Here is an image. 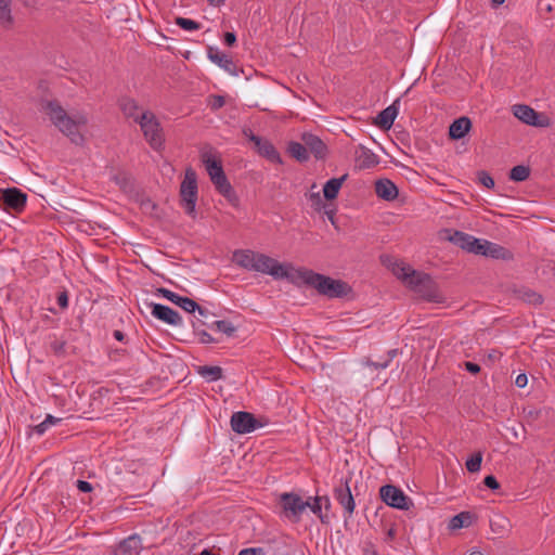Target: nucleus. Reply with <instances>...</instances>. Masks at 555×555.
Returning a JSON list of instances; mask_svg holds the SVG:
<instances>
[{
  "mask_svg": "<svg viewBox=\"0 0 555 555\" xmlns=\"http://www.w3.org/2000/svg\"><path fill=\"white\" fill-rule=\"evenodd\" d=\"M382 261L391 270L393 275L420 298L436 304L446 301L444 295L429 274L414 270L405 262L389 256L382 257Z\"/></svg>",
  "mask_w": 555,
  "mask_h": 555,
  "instance_id": "obj_1",
  "label": "nucleus"
},
{
  "mask_svg": "<svg viewBox=\"0 0 555 555\" xmlns=\"http://www.w3.org/2000/svg\"><path fill=\"white\" fill-rule=\"evenodd\" d=\"M233 261L241 268L271 275L275 280H287L296 267L292 263H281L270 256L250 249H238L233 253Z\"/></svg>",
  "mask_w": 555,
  "mask_h": 555,
  "instance_id": "obj_2",
  "label": "nucleus"
},
{
  "mask_svg": "<svg viewBox=\"0 0 555 555\" xmlns=\"http://www.w3.org/2000/svg\"><path fill=\"white\" fill-rule=\"evenodd\" d=\"M40 111L46 114L51 122L70 141L77 145L83 143L81 128L88 122V117L82 112H73L68 114L57 101H42Z\"/></svg>",
  "mask_w": 555,
  "mask_h": 555,
  "instance_id": "obj_3",
  "label": "nucleus"
},
{
  "mask_svg": "<svg viewBox=\"0 0 555 555\" xmlns=\"http://www.w3.org/2000/svg\"><path fill=\"white\" fill-rule=\"evenodd\" d=\"M291 283L296 285H309L315 288L321 295L330 298H339L347 295L348 285L339 280H334L306 268H295L291 276Z\"/></svg>",
  "mask_w": 555,
  "mask_h": 555,
  "instance_id": "obj_4",
  "label": "nucleus"
},
{
  "mask_svg": "<svg viewBox=\"0 0 555 555\" xmlns=\"http://www.w3.org/2000/svg\"><path fill=\"white\" fill-rule=\"evenodd\" d=\"M180 203L185 214L194 217L198 195L197 173L192 167L184 171V178L180 184Z\"/></svg>",
  "mask_w": 555,
  "mask_h": 555,
  "instance_id": "obj_5",
  "label": "nucleus"
},
{
  "mask_svg": "<svg viewBox=\"0 0 555 555\" xmlns=\"http://www.w3.org/2000/svg\"><path fill=\"white\" fill-rule=\"evenodd\" d=\"M137 124H139L144 139L150 146L155 151H160L164 147L165 134L155 114L151 111L141 113Z\"/></svg>",
  "mask_w": 555,
  "mask_h": 555,
  "instance_id": "obj_6",
  "label": "nucleus"
},
{
  "mask_svg": "<svg viewBox=\"0 0 555 555\" xmlns=\"http://www.w3.org/2000/svg\"><path fill=\"white\" fill-rule=\"evenodd\" d=\"M309 501H304L300 495L294 492H284L280 494L279 506L281 508V516L293 521L298 522L307 509Z\"/></svg>",
  "mask_w": 555,
  "mask_h": 555,
  "instance_id": "obj_7",
  "label": "nucleus"
},
{
  "mask_svg": "<svg viewBox=\"0 0 555 555\" xmlns=\"http://www.w3.org/2000/svg\"><path fill=\"white\" fill-rule=\"evenodd\" d=\"M382 500L389 506L406 511L410 507L411 500L404 492L392 485H385L379 489Z\"/></svg>",
  "mask_w": 555,
  "mask_h": 555,
  "instance_id": "obj_8",
  "label": "nucleus"
},
{
  "mask_svg": "<svg viewBox=\"0 0 555 555\" xmlns=\"http://www.w3.org/2000/svg\"><path fill=\"white\" fill-rule=\"evenodd\" d=\"M513 114L522 122L534 127H547L548 118L539 114L532 107L525 104H516L513 106Z\"/></svg>",
  "mask_w": 555,
  "mask_h": 555,
  "instance_id": "obj_9",
  "label": "nucleus"
},
{
  "mask_svg": "<svg viewBox=\"0 0 555 555\" xmlns=\"http://www.w3.org/2000/svg\"><path fill=\"white\" fill-rule=\"evenodd\" d=\"M261 424L248 412L238 411L231 416V427L236 434H249Z\"/></svg>",
  "mask_w": 555,
  "mask_h": 555,
  "instance_id": "obj_10",
  "label": "nucleus"
},
{
  "mask_svg": "<svg viewBox=\"0 0 555 555\" xmlns=\"http://www.w3.org/2000/svg\"><path fill=\"white\" fill-rule=\"evenodd\" d=\"M158 294L162 295L167 300L173 302L175 305L179 306L181 309H183L186 312H195L198 311L201 315H206V310L202 308L196 301L189 297H182L178 295L177 293L169 291L167 288H158Z\"/></svg>",
  "mask_w": 555,
  "mask_h": 555,
  "instance_id": "obj_11",
  "label": "nucleus"
},
{
  "mask_svg": "<svg viewBox=\"0 0 555 555\" xmlns=\"http://www.w3.org/2000/svg\"><path fill=\"white\" fill-rule=\"evenodd\" d=\"M244 134L248 138L249 141H251L255 144L260 155H262L272 163L282 162L279 152L270 141L254 134L251 131L245 130Z\"/></svg>",
  "mask_w": 555,
  "mask_h": 555,
  "instance_id": "obj_12",
  "label": "nucleus"
},
{
  "mask_svg": "<svg viewBox=\"0 0 555 555\" xmlns=\"http://www.w3.org/2000/svg\"><path fill=\"white\" fill-rule=\"evenodd\" d=\"M201 160L204 164L210 180H214L224 173L221 159L218 157L217 152L214 149L204 147L201 151Z\"/></svg>",
  "mask_w": 555,
  "mask_h": 555,
  "instance_id": "obj_13",
  "label": "nucleus"
},
{
  "mask_svg": "<svg viewBox=\"0 0 555 555\" xmlns=\"http://www.w3.org/2000/svg\"><path fill=\"white\" fill-rule=\"evenodd\" d=\"M207 57L217 66L222 68L224 72L229 73L230 75L237 76V67L235 63L233 62L232 57L228 55L227 53L222 52L217 47H208L207 49Z\"/></svg>",
  "mask_w": 555,
  "mask_h": 555,
  "instance_id": "obj_14",
  "label": "nucleus"
},
{
  "mask_svg": "<svg viewBox=\"0 0 555 555\" xmlns=\"http://www.w3.org/2000/svg\"><path fill=\"white\" fill-rule=\"evenodd\" d=\"M152 315L169 325L181 326L183 320L181 315L173 309L162 304H151Z\"/></svg>",
  "mask_w": 555,
  "mask_h": 555,
  "instance_id": "obj_15",
  "label": "nucleus"
},
{
  "mask_svg": "<svg viewBox=\"0 0 555 555\" xmlns=\"http://www.w3.org/2000/svg\"><path fill=\"white\" fill-rule=\"evenodd\" d=\"M27 195L21 190L12 188L1 191L0 201L3 205L16 211L22 210L26 205Z\"/></svg>",
  "mask_w": 555,
  "mask_h": 555,
  "instance_id": "obj_16",
  "label": "nucleus"
},
{
  "mask_svg": "<svg viewBox=\"0 0 555 555\" xmlns=\"http://www.w3.org/2000/svg\"><path fill=\"white\" fill-rule=\"evenodd\" d=\"M334 496L344 508L345 516L350 518L354 512L356 503L347 481L335 488Z\"/></svg>",
  "mask_w": 555,
  "mask_h": 555,
  "instance_id": "obj_17",
  "label": "nucleus"
},
{
  "mask_svg": "<svg viewBox=\"0 0 555 555\" xmlns=\"http://www.w3.org/2000/svg\"><path fill=\"white\" fill-rule=\"evenodd\" d=\"M141 550V538L138 534H131L115 547L113 555H140Z\"/></svg>",
  "mask_w": 555,
  "mask_h": 555,
  "instance_id": "obj_18",
  "label": "nucleus"
},
{
  "mask_svg": "<svg viewBox=\"0 0 555 555\" xmlns=\"http://www.w3.org/2000/svg\"><path fill=\"white\" fill-rule=\"evenodd\" d=\"M472 129V121L468 117L462 116L455 119L449 127V135L452 140L463 139Z\"/></svg>",
  "mask_w": 555,
  "mask_h": 555,
  "instance_id": "obj_19",
  "label": "nucleus"
},
{
  "mask_svg": "<svg viewBox=\"0 0 555 555\" xmlns=\"http://www.w3.org/2000/svg\"><path fill=\"white\" fill-rule=\"evenodd\" d=\"M375 192L379 198L393 201L398 196L396 184L388 179H380L375 183Z\"/></svg>",
  "mask_w": 555,
  "mask_h": 555,
  "instance_id": "obj_20",
  "label": "nucleus"
},
{
  "mask_svg": "<svg viewBox=\"0 0 555 555\" xmlns=\"http://www.w3.org/2000/svg\"><path fill=\"white\" fill-rule=\"evenodd\" d=\"M398 100L383 109L375 119V125L378 126L380 129H390L393 125V121L398 115V107L396 106V103Z\"/></svg>",
  "mask_w": 555,
  "mask_h": 555,
  "instance_id": "obj_21",
  "label": "nucleus"
},
{
  "mask_svg": "<svg viewBox=\"0 0 555 555\" xmlns=\"http://www.w3.org/2000/svg\"><path fill=\"white\" fill-rule=\"evenodd\" d=\"M357 163L361 168H372L379 163V157L370 149L360 145L356 152Z\"/></svg>",
  "mask_w": 555,
  "mask_h": 555,
  "instance_id": "obj_22",
  "label": "nucleus"
},
{
  "mask_svg": "<svg viewBox=\"0 0 555 555\" xmlns=\"http://www.w3.org/2000/svg\"><path fill=\"white\" fill-rule=\"evenodd\" d=\"M301 140L307 150L313 153L317 158H322L325 155L326 147L319 137L312 133H304Z\"/></svg>",
  "mask_w": 555,
  "mask_h": 555,
  "instance_id": "obj_23",
  "label": "nucleus"
},
{
  "mask_svg": "<svg viewBox=\"0 0 555 555\" xmlns=\"http://www.w3.org/2000/svg\"><path fill=\"white\" fill-rule=\"evenodd\" d=\"M119 107L126 117L132 118L135 122H138L140 114L146 112L139 107L133 99L127 96L119 100Z\"/></svg>",
  "mask_w": 555,
  "mask_h": 555,
  "instance_id": "obj_24",
  "label": "nucleus"
},
{
  "mask_svg": "<svg viewBox=\"0 0 555 555\" xmlns=\"http://www.w3.org/2000/svg\"><path fill=\"white\" fill-rule=\"evenodd\" d=\"M483 256L502 260H509L513 258V254L508 249L489 241H487Z\"/></svg>",
  "mask_w": 555,
  "mask_h": 555,
  "instance_id": "obj_25",
  "label": "nucleus"
},
{
  "mask_svg": "<svg viewBox=\"0 0 555 555\" xmlns=\"http://www.w3.org/2000/svg\"><path fill=\"white\" fill-rule=\"evenodd\" d=\"M347 177L348 175H344L339 178L330 179L323 186L324 197L328 201L336 198Z\"/></svg>",
  "mask_w": 555,
  "mask_h": 555,
  "instance_id": "obj_26",
  "label": "nucleus"
},
{
  "mask_svg": "<svg viewBox=\"0 0 555 555\" xmlns=\"http://www.w3.org/2000/svg\"><path fill=\"white\" fill-rule=\"evenodd\" d=\"M211 182L215 185L216 190L227 199L232 201L235 197L234 191L225 173H222L218 178H215L214 180H211Z\"/></svg>",
  "mask_w": 555,
  "mask_h": 555,
  "instance_id": "obj_27",
  "label": "nucleus"
},
{
  "mask_svg": "<svg viewBox=\"0 0 555 555\" xmlns=\"http://www.w3.org/2000/svg\"><path fill=\"white\" fill-rule=\"evenodd\" d=\"M474 237V235H470L468 233L462 231H454L453 234L450 235L449 240L454 245L469 253Z\"/></svg>",
  "mask_w": 555,
  "mask_h": 555,
  "instance_id": "obj_28",
  "label": "nucleus"
},
{
  "mask_svg": "<svg viewBox=\"0 0 555 555\" xmlns=\"http://www.w3.org/2000/svg\"><path fill=\"white\" fill-rule=\"evenodd\" d=\"M287 151L291 154V156L297 159L298 162H306L309 159V152L305 146L304 142H289Z\"/></svg>",
  "mask_w": 555,
  "mask_h": 555,
  "instance_id": "obj_29",
  "label": "nucleus"
},
{
  "mask_svg": "<svg viewBox=\"0 0 555 555\" xmlns=\"http://www.w3.org/2000/svg\"><path fill=\"white\" fill-rule=\"evenodd\" d=\"M397 353V349H390L387 352L386 357L383 358L380 361L366 360L365 365L373 370H384L389 366L390 362L393 360Z\"/></svg>",
  "mask_w": 555,
  "mask_h": 555,
  "instance_id": "obj_30",
  "label": "nucleus"
},
{
  "mask_svg": "<svg viewBox=\"0 0 555 555\" xmlns=\"http://www.w3.org/2000/svg\"><path fill=\"white\" fill-rule=\"evenodd\" d=\"M530 176V168L524 165H517L509 171V179L516 182L525 181Z\"/></svg>",
  "mask_w": 555,
  "mask_h": 555,
  "instance_id": "obj_31",
  "label": "nucleus"
},
{
  "mask_svg": "<svg viewBox=\"0 0 555 555\" xmlns=\"http://www.w3.org/2000/svg\"><path fill=\"white\" fill-rule=\"evenodd\" d=\"M199 374L205 377L208 382H215L222 377V369L220 366H202Z\"/></svg>",
  "mask_w": 555,
  "mask_h": 555,
  "instance_id": "obj_32",
  "label": "nucleus"
},
{
  "mask_svg": "<svg viewBox=\"0 0 555 555\" xmlns=\"http://www.w3.org/2000/svg\"><path fill=\"white\" fill-rule=\"evenodd\" d=\"M470 520L472 516L469 515V513H460L452 517L450 521V528L455 530L467 527L469 526Z\"/></svg>",
  "mask_w": 555,
  "mask_h": 555,
  "instance_id": "obj_33",
  "label": "nucleus"
},
{
  "mask_svg": "<svg viewBox=\"0 0 555 555\" xmlns=\"http://www.w3.org/2000/svg\"><path fill=\"white\" fill-rule=\"evenodd\" d=\"M176 25L182 28L185 31H194L201 28V24L191 18L178 16L175 20Z\"/></svg>",
  "mask_w": 555,
  "mask_h": 555,
  "instance_id": "obj_34",
  "label": "nucleus"
},
{
  "mask_svg": "<svg viewBox=\"0 0 555 555\" xmlns=\"http://www.w3.org/2000/svg\"><path fill=\"white\" fill-rule=\"evenodd\" d=\"M482 462V454L480 452L475 453L466 461V468L469 473H477L480 470Z\"/></svg>",
  "mask_w": 555,
  "mask_h": 555,
  "instance_id": "obj_35",
  "label": "nucleus"
},
{
  "mask_svg": "<svg viewBox=\"0 0 555 555\" xmlns=\"http://www.w3.org/2000/svg\"><path fill=\"white\" fill-rule=\"evenodd\" d=\"M322 500L323 498L321 496H314V498H309V505H307V508H310V511L320 517L321 520H323V517H322Z\"/></svg>",
  "mask_w": 555,
  "mask_h": 555,
  "instance_id": "obj_36",
  "label": "nucleus"
},
{
  "mask_svg": "<svg viewBox=\"0 0 555 555\" xmlns=\"http://www.w3.org/2000/svg\"><path fill=\"white\" fill-rule=\"evenodd\" d=\"M215 327L218 332L223 333L228 336H231L235 332V327L233 326V324L225 320L216 321Z\"/></svg>",
  "mask_w": 555,
  "mask_h": 555,
  "instance_id": "obj_37",
  "label": "nucleus"
},
{
  "mask_svg": "<svg viewBox=\"0 0 555 555\" xmlns=\"http://www.w3.org/2000/svg\"><path fill=\"white\" fill-rule=\"evenodd\" d=\"M13 23V17L10 8L0 7V25L9 28Z\"/></svg>",
  "mask_w": 555,
  "mask_h": 555,
  "instance_id": "obj_38",
  "label": "nucleus"
},
{
  "mask_svg": "<svg viewBox=\"0 0 555 555\" xmlns=\"http://www.w3.org/2000/svg\"><path fill=\"white\" fill-rule=\"evenodd\" d=\"M487 240L474 237L469 253L483 256Z\"/></svg>",
  "mask_w": 555,
  "mask_h": 555,
  "instance_id": "obj_39",
  "label": "nucleus"
},
{
  "mask_svg": "<svg viewBox=\"0 0 555 555\" xmlns=\"http://www.w3.org/2000/svg\"><path fill=\"white\" fill-rule=\"evenodd\" d=\"M478 179H479V182H480L483 186H486V188H488V189H492V188L494 186V180H493V178H492L489 173H487L486 171H481V172H479V175H478Z\"/></svg>",
  "mask_w": 555,
  "mask_h": 555,
  "instance_id": "obj_40",
  "label": "nucleus"
},
{
  "mask_svg": "<svg viewBox=\"0 0 555 555\" xmlns=\"http://www.w3.org/2000/svg\"><path fill=\"white\" fill-rule=\"evenodd\" d=\"M224 98L221 95H212L209 99V107L214 111L221 108L224 105Z\"/></svg>",
  "mask_w": 555,
  "mask_h": 555,
  "instance_id": "obj_41",
  "label": "nucleus"
},
{
  "mask_svg": "<svg viewBox=\"0 0 555 555\" xmlns=\"http://www.w3.org/2000/svg\"><path fill=\"white\" fill-rule=\"evenodd\" d=\"M483 483L491 490H498L500 488V483L493 475L486 476Z\"/></svg>",
  "mask_w": 555,
  "mask_h": 555,
  "instance_id": "obj_42",
  "label": "nucleus"
},
{
  "mask_svg": "<svg viewBox=\"0 0 555 555\" xmlns=\"http://www.w3.org/2000/svg\"><path fill=\"white\" fill-rule=\"evenodd\" d=\"M263 548L261 547H249L238 552L237 555H263Z\"/></svg>",
  "mask_w": 555,
  "mask_h": 555,
  "instance_id": "obj_43",
  "label": "nucleus"
},
{
  "mask_svg": "<svg viewBox=\"0 0 555 555\" xmlns=\"http://www.w3.org/2000/svg\"><path fill=\"white\" fill-rule=\"evenodd\" d=\"M57 305L62 309H66L68 307V295L66 292H62L57 295Z\"/></svg>",
  "mask_w": 555,
  "mask_h": 555,
  "instance_id": "obj_44",
  "label": "nucleus"
},
{
  "mask_svg": "<svg viewBox=\"0 0 555 555\" xmlns=\"http://www.w3.org/2000/svg\"><path fill=\"white\" fill-rule=\"evenodd\" d=\"M515 384L517 387L519 388H524L527 386L528 384V377L526 374H519L517 375L516 379H515Z\"/></svg>",
  "mask_w": 555,
  "mask_h": 555,
  "instance_id": "obj_45",
  "label": "nucleus"
},
{
  "mask_svg": "<svg viewBox=\"0 0 555 555\" xmlns=\"http://www.w3.org/2000/svg\"><path fill=\"white\" fill-rule=\"evenodd\" d=\"M77 488L81 492H90L92 490L91 483L88 482V481H85V480H78L77 481Z\"/></svg>",
  "mask_w": 555,
  "mask_h": 555,
  "instance_id": "obj_46",
  "label": "nucleus"
},
{
  "mask_svg": "<svg viewBox=\"0 0 555 555\" xmlns=\"http://www.w3.org/2000/svg\"><path fill=\"white\" fill-rule=\"evenodd\" d=\"M465 369L472 374H477L480 372V366L474 362H465Z\"/></svg>",
  "mask_w": 555,
  "mask_h": 555,
  "instance_id": "obj_47",
  "label": "nucleus"
},
{
  "mask_svg": "<svg viewBox=\"0 0 555 555\" xmlns=\"http://www.w3.org/2000/svg\"><path fill=\"white\" fill-rule=\"evenodd\" d=\"M235 42H236V36H235V34H234V33H230V31H228V33H225V34H224V43H225L227 46H230V47H231V46H233Z\"/></svg>",
  "mask_w": 555,
  "mask_h": 555,
  "instance_id": "obj_48",
  "label": "nucleus"
},
{
  "mask_svg": "<svg viewBox=\"0 0 555 555\" xmlns=\"http://www.w3.org/2000/svg\"><path fill=\"white\" fill-rule=\"evenodd\" d=\"M49 428V425H47L44 423V421H42L40 424H38L36 427H35V433L38 434V435H43Z\"/></svg>",
  "mask_w": 555,
  "mask_h": 555,
  "instance_id": "obj_49",
  "label": "nucleus"
},
{
  "mask_svg": "<svg viewBox=\"0 0 555 555\" xmlns=\"http://www.w3.org/2000/svg\"><path fill=\"white\" fill-rule=\"evenodd\" d=\"M43 421H44V423L47 425H49V427H51L52 425L57 424L61 420L60 418H55L52 415H48Z\"/></svg>",
  "mask_w": 555,
  "mask_h": 555,
  "instance_id": "obj_50",
  "label": "nucleus"
},
{
  "mask_svg": "<svg viewBox=\"0 0 555 555\" xmlns=\"http://www.w3.org/2000/svg\"><path fill=\"white\" fill-rule=\"evenodd\" d=\"M397 532H396V529L393 527H390L387 532H386V541H391L395 539Z\"/></svg>",
  "mask_w": 555,
  "mask_h": 555,
  "instance_id": "obj_51",
  "label": "nucleus"
},
{
  "mask_svg": "<svg viewBox=\"0 0 555 555\" xmlns=\"http://www.w3.org/2000/svg\"><path fill=\"white\" fill-rule=\"evenodd\" d=\"M309 199L313 203V204H320L321 203V196H320V193H311L309 195Z\"/></svg>",
  "mask_w": 555,
  "mask_h": 555,
  "instance_id": "obj_52",
  "label": "nucleus"
},
{
  "mask_svg": "<svg viewBox=\"0 0 555 555\" xmlns=\"http://www.w3.org/2000/svg\"><path fill=\"white\" fill-rule=\"evenodd\" d=\"M201 340H202L203 343H206V344H208V343H212V341H214L212 337H211L208 333H206V332H203V333H202V338H201Z\"/></svg>",
  "mask_w": 555,
  "mask_h": 555,
  "instance_id": "obj_53",
  "label": "nucleus"
},
{
  "mask_svg": "<svg viewBox=\"0 0 555 555\" xmlns=\"http://www.w3.org/2000/svg\"><path fill=\"white\" fill-rule=\"evenodd\" d=\"M363 555H377V552L373 548V546H369L363 550Z\"/></svg>",
  "mask_w": 555,
  "mask_h": 555,
  "instance_id": "obj_54",
  "label": "nucleus"
},
{
  "mask_svg": "<svg viewBox=\"0 0 555 555\" xmlns=\"http://www.w3.org/2000/svg\"><path fill=\"white\" fill-rule=\"evenodd\" d=\"M113 335L119 341L124 340V338H125V334L120 331H114Z\"/></svg>",
  "mask_w": 555,
  "mask_h": 555,
  "instance_id": "obj_55",
  "label": "nucleus"
},
{
  "mask_svg": "<svg viewBox=\"0 0 555 555\" xmlns=\"http://www.w3.org/2000/svg\"><path fill=\"white\" fill-rule=\"evenodd\" d=\"M208 2L210 5L220 7L221 4L224 3V0H208Z\"/></svg>",
  "mask_w": 555,
  "mask_h": 555,
  "instance_id": "obj_56",
  "label": "nucleus"
},
{
  "mask_svg": "<svg viewBox=\"0 0 555 555\" xmlns=\"http://www.w3.org/2000/svg\"><path fill=\"white\" fill-rule=\"evenodd\" d=\"M11 0H0V7L10 8Z\"/></svg>",
  "mask_w": 555,
  "mask_h": 555,
  "instance_id": "obj_57",
  "label": "nucleus"
},
{
  "mask_svg": "<svg viewBox=\"0 0 555 555\" xmlns=\"http://www.w3.org/2000/svg\"><path fill=\"white\" fill-rule=\"evenodd\" d=\"M199 555H215L214 553H211L208 548H205L201 552Z\"/></svg>",
  "mask_w": 555,
  "mask_h": 555,
  "instance_id": "obj_58",
  "label": "nucleus"
},
{
  "mask_svg": "<svg viewBox=\"0 0 555 555\" xmlns=\"http://www.w3.org/2000/svg\"><path fill=\"white\" fill-rule=\"evenodd\" d=\"M493 4L495 5H500L502 3H504L505 0H491Z\"/></svg>",
  "mask_w": 555,
  "mask_h": 555,
  "instance_id": "obj_59",
  "label": "nucleus"
},
{
  "mask_svg": "<svg viewBox=\"0 0 555 555\" xmlns=\"http://www.w3.org/2000/svg\"><path fill=\"white\" fill-rule=\"evenodd\" d=\"M469 555H483V554L479 551H474Z\"/></svg>",
  "mask_w": 555,
  "mask_h": 555,
  "instance_id": "obj_60",
  "label": "nucleus"
}]
</instances>
